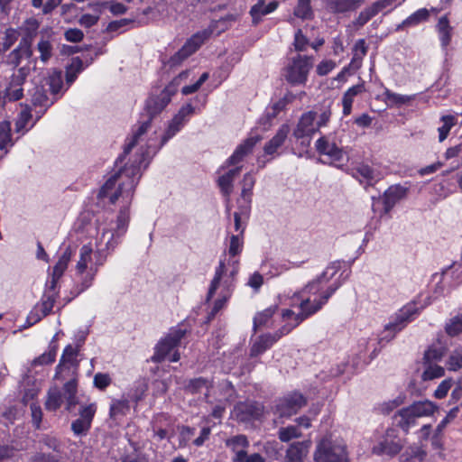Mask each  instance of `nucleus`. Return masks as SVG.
<instances>
[{"mask_svg":"<svg viewBox=\"0 0 462 462\" xmlns=\"http://www.w3.org/2000/svg\"><path fill=\"white\" fill-rule=\"evenodd\" d=\"M364 0H327V8L334 14H342L357 9Z\"/></svg>","mask_w":462,"mask_h":462,"instance_id":"cd10ccee","label":"nucleus"},{"mask_svg":"<svg viewBox=\"0 0 462 462\" xmlns=\"http://www.w3.org/2000/svg\"><path fill=\"white\" fill-rule=\"evenodd\" d=\"M79 346L73 347L71 345H68L61 356L59 365L56 367V373L54 379L65 380L64 372L70 373L71 377L63 385L64 399L66 401V411L72 412L79 403L77 397L78 393V369L79 362L77 359L79 355Z\"/></svg>","mask_w":462,"mask_h":462,"instance_id":"f03ea898","label":"nucleus"},{"mask_svg":"<svg viewBox=\"0 0 462 462\" xmlns=\"http://www.w3.org/2000/svg\"><path fill=\"white\" fill-rule=\"evenodd\" d=\"M111 383L112 379L106 373H97L94 376V386L101 391L106 390Z\"/></svg>","mask_w":462,"mask_h":462,"instance_id":"69168bd1","label":"nucleus"},{"mask_svg":"<svg viewBox=\"0 0 462 462\" xmlns=\"http://www.w3.org/2000/svg\"><path fill=\"white\" fill-rule=\"evenodd\" d=\"M225 445L234 454L232 461L237 462L247 452L250 442L245 435L238 434L226 439Z\"/></svg>","mask_w":462,"mask_h":462,"instance_id":"aec40b11","label":"nucleus"},{"mask_svg":"<svg viewBox=\"0 0 462 462\" xmlns=\"http://www.w3.org/2000/svg\"><path fill=\"white\" fill-rule=\"evenodd\" d=\"M255 180L251 173H245L242 180L241 197L245 201V205L250 206L252 190L254 186Z\"/></svg>","mask_w":462,"mask_h":462,"instance_id":"c03bdc74","label":"nucleus"},{"mask_svg":"<svg viewBox=\"0 0 462 462\" xmlns=\"http://www.w3.org/2000/svg\"><path fill=\"white\" fill-rule=\"evenodd\" d=\"M48 89L45 88V86L42 85H37L35 86L32 90L29 91V94L31 96V102L33 106H40L42 108L39 113L41 114L39 117L46 111V109L51 106L56 100L50 99L47 96Z\"/></svg>","mask_w":462,"mask_h":462,"instance_id":"b1692460","label":"nucleus"},{"mask_svg":"<svg viewBox=\"0 0 462 462\" xmlns=\"http://www.w3.org/2000/svg\"><path fill=\"white\" fill-rule=\"evenodd\" d=\"M97 411L96 403H90L88 405H82L79 408V415L80 420L87 421L89 424H92L94 416Z\"/></svg>","mask_w":462,"mask_h":462,"instance_id":"bf43d9fd","label":"nucleus"},{"mask_svg":"<svg viewBox=\"0 0 462 462\" xmlns=\"http://www.w3.org/2000/svg\"><path fill=\"white\" fill-rule=\"evenodd\" d=\"M32 118L31 111L28 107L22 110L18 116V118L15 122V130L16 132L23 131L25 126L28 125Z\"/></svg>","mask_w":462,"mask_h":462,"instance_id":"338daca9","label":"nucleus"},{"mask_svg":"<svg viewBox=\"0 0 462 462\" xmlns=\"http://www.w3.org/2000/svg\"><path fill=\"white\" fill-rule=\"evenodd\" d=\"M339 262L332 263L319 276L317 277V279L313 280L312 282H309L306 285L304 291L316 294L317 292L319 291L321 285L328 282L331 278H333L334 275L339 270Z\"/></svg>","mask_w":462,"mask_h":462,"instance_id":"4be33fe9","label":"nucleus"},{"mask_svg":"<svg viewBox=\"0 0 462 462\" xmlns=\"http://www.w3.org/2000/svg\"><path fill=\"white\" fill-rule=\"evenodd\" d=\"M293 14L302 20L311 19L313 11L310 6V0H298Z\"/></svg>","mask_w":462,"mask_h":462,"instance_id":"09e8293b","label":"nucleus"},{"mask_svg":"<svg viewBox=\"0 0 462 462\" xmlns=\"http://www.w3.org/2000/svg\"><path fill=\"white\" fill-rule=\"evenodd\" d=\"M60 458V455L36 453L31 457V462H59Z\"/></svg>","mask_w":462,"mask_h":462,"instance_id":"774afa93","label":"nucleus"},{"mask_svg":"<svg viewBox=\"0 0 462 462\" xmlns=\"http://www.w3.org/2000/svg\"><path fill=\"white\" fill-rule=\"evenodd\" d=\"M54 294H43L40 302L35 304L33 309L27 316L26 323L28 327H31L42 318L48 316L54 306Z\"/></svg>","mask_w":462,"mask_h":462,"instance_id":"dca6fc26","label":"nucleus"},{"mask_svg":"<svg viewBox=\"0 0 462 462\" xmlns=\"http://www.w3.org/2000/svg\"><path fill=\"white\" fill-rule=\"evenodd\" d=\"M356 172L363 177L365 180H367L368 184H372L373 182L377 180V174L375 171L371 168L369 165L361 164L356 168Z\"/></svg>","mask_w":462,"mask_h":462,"instance_id":"680f3d73","label":"nucleus"},{"mask_svg":"<svg viewBox=\"0 0 462 462\" xmlns=\"http://www.w3.org/2000/svg\"><path fill=\"white\" fill-rule=\"evenodd\" d=\"M315 147L320 155H325L330 164L342 162L345 158L344 151L335 143H330L327 136H321L316 141Z\"/></svg>","mask_w":462,"mask_h":462,"instance_id":"2eb2a0df","label":"nucleus"},{"mask_svg":"<svg viewBox=\"0 0 462 462\" xmlns=\"http://www.w3.org/2000/svg\"><path fill=\"white\" fill-rule=\"evenodd\" d=\"M180 129L178 128L171 122L169 123V125L162 137L160 145L158 147H152L149 145L145 151H142L141 152L144 153L145 162L150 158V154H155L160 148H162L171 138H172Z\"/></svg>","mask_w":462,"mask_h":462,"instance_id":"f704fd0d","label":"nucleus"},{"mask_svg":"<svg viewBox=\"0 0 462 462\" xmlns=\"http://www.w3.org/2000/svg\"><path fill=\"white\" fill-rule=\"evenodd\" d=\"M187 333L186 329L174 328L162 339H161L154 347V354L151 357L153 363H162L180 344Z\"/></svg>","mask_w":462,"mask_h":462,"instance_id":"0eeeda50","label":"nucleus"},{"mask_svg":"<svg viewBox=\"0 0 462 462\" xmlns=\"http://www.w3.org/2000/svg\"><path fill=\"white\" fill-rule=\"evenodd\" d=\"M305 312L306 311L301 310L300 313L297 314L295 316V322L293 324L287 323V324L283 325L282 328H280L274 333H271L273 335V337H274V339L276 341H278L282 337L288 335L294 328H296L299 324H300L302 321L298 322V318L305 315Z\"/></svg>","mask_w":462,"mask_h":462,"instance_id":"5fc2aeb1","label":"nucleus"},{"mask_svg":"<svg viewBox=\"0 0 462 462\" xmlns=\"http://www.w3.org/2000/svg\"><path fill=\"white\" fill-rule=\"evenodd\" d=\"M443 355L444 351L442 348L430 347L424 353L423 364H436V362L441 360Z\"/></svg>","mask_w":462,"mask_h":462,"instance_id":"052dcab7","label":"nucleus"},{"mask_svg":"<svg viewBox=\"0 0 462 462\" xmlns=\"http://www.w3.org/2000/svg\"><path fill=\"white\" fill-rule=\"evenodd\" d=\"M408 189L397 184L389 187L383 193V210L388 213L395 204L407 195Z\"/></svg>","mask_w":462,"mask_h":462,"instance_id":"5701e85b","label":"nucleus"},{"mask_svg":"<svg viewBox=\"0 0 462 462\" xmlns=\"http://www.w3.org/2000/svg\"><path fill=\"white\" fill-rule=\"evenodd\" d=\"M208 37V32H200L193 34L184 45L174 53L167 61L171 68L180 66L190 55L195 53Z\"/></svg>","mask_w":462,"mask_h":462,"instance_id":"6e6552de","label":"nucleus"},{"mask_svg":"<svg viewBox=\"0 0 462 462\" xmlns=\"http://www.w3.org/2000/svg\"><path fill=\"white\" fill-rule=\"evenodd\" d=\"M447 368L449 371H458L462 368V356L459 348L455 349L446 362Z\"/></svg>","mask_w":462,"mask_h":462,"instance_id":"13d9d810","label":"nucleus"},{"mask_svg":"<svg viewBox=\"0 0 462 462\" xmlns=\"http://www.w3.org/2000/svg\"><path fill=\"white\" fill-rule=\"evenodd\" d=\"M48 87V90L53 96L60 93L63 86L62 72L60 70H53L45 79L44 84Z\"/></svg>","mask_w":462,"mask_h":462,"instance_id":"4c0bfd02","label":"nucleus"},{"mask_svg":"<svg viewBox=\"0 0 462 462\" xmlns=\"http://www.w3.org/2000/svg\"><path fill=\"white\" fill-rule=\"evenodd\" d=\"M417 314V309L414 304H409L402 308L394 318L393 321H391L385 326L384 336L382 339L387 341L394 337L395 334L401 331L405 326L411 321L413 316Z\"/></svg>","mask_w":462,"mask_h":462,"instance_id":"9b49d317","label":"nucleus"},{"mask_svg":"<svg viewBox=\"0 0 462 462\" xmlns=\"http://www.w3.org/2000/svg\"><path fill=\"white\" fill-rule=\"evenodd\" d=\"M289 131V126L287 125H282L278 129L274 136L264 144V154L271 156L279 154L278 150L284 144L288 137Z\"/></svg>","mask_w":462,"mask_h":462,"instance_id":"393cba45","label":"nucleus"},{"mask_svg":"<svg viewBox=\"0 0 462 462\" xmlns=\"http://www.w3.org/2000/svg\"><path fill=\"white\" fill-rule=\"evenodd\" d=\"M394 418H399L397 420V426L401 428L406 434L409 433V430L411 427L417 424L418 420L409 406L399 410L395 413Z\"/></svg>","mask_w":462,"mask_h":462,"instance_id":"c85d7f7f","label":"nucleus"},{"mask_svg":"<svg viewBox=\"0 0 462 462\" xmlns=\"http://www.w3.org/2000/svg\"><path fill=\"white\" fill-rule=\"evenodd\" d=\"M440 44L443 50L447 51L451 42L453 27L449 23L448 15L441 16L436 24Z\"/></svg>","mask_w":462,"mask_h":462,"instance_id":"bb28decb","label":"nucleus"},{"mask_svg":"<svg viewBox=\"0 0 462 462\" xmlns=\"http://www.w3.org/2000/svg\"><path fill=\"white\" fill-rule=\"evenodd\" d=\"M310 443L307 441L294 442L288 448L284 462H303L309 452Z\"/></svg>","mask_w":462,"mask_h":462,"instance_id":"a878e982","label":"nucleus"},{"mask_svg":"<svg viewBox=\"0 0 462 462\" xmlns=\"http://www.w3.org/2000/svg\"><path fill=\"white\" fill-rule=\"evenodd\" d=\"M14 143L11 137V125L9 122L4 121L0 123V151L7 153V147L13 146Z\"/></svg>","mask_w":462,"mask_h":462,"instance_id":"a19ab883","label":"nucleus"},{"mask_svg":"<svg viewBox=\"0 0 462 462\" xmlns=\"http://www.w3.org/2000/svg\"><path fill=\"white\" fill-rule=\"evenodd\" d=\"M379 13L378 9L375 7V5L373 4L371 6L365 8L362 12H360L357 19L356 23L358 25H365L370 19H372L374 16H375Z\"/></svg>","mask_w":462,"mask_h":462,"instance_id":"0e129e2a","label":"nucleus"},{"mask_svg":"<svg viewBox=\"0 0 462 462\" xmlns=\"http://www.w3.org/2000/svg\"><path fill=\"white\" fill-rule=\"evenodd\" d=\"M92 252L93 250L90 245H84L80 248L79 260L76 265V271L78 274L81 275L86 272L88 263L91 261Z\"/></svg>","mask_w":462,"mask_h":462,"instance_id":"ea45409f","label":"nucleus"},{"mask_svg":"<svg viewBox=\"0 0 462 462\" xmlns=\"http://www.w3.org/2000/svg\"><path fill=\"white\" fill-rule=\"evenodd\" d=\"M91 428V424L85 420L77 419L71 423V430L76 436H86Z\"/></svg>","mask_w":462,"mask_h":462,"instance_id":"e2e57ef3","label":"nucleus"},{"mask_svg":"<svg viewBox=\"0 0 462 462\" xmlns=\"http://www.w3.org/2000/svg\"><path fill=\"white\" fill-rule=\"evenodd\" d=\"M306 404V398L301 393L294 392L278 401L276 412L280 417H291L296 414Z\"/></svg>","mask_w":462,"mask_h":462,"instance_id":"f8f14e48","label":"nucleus"},{"mask_svg":"<svg viewBox=\"0 0 462 462\" xmlns=\"http://www.w3.org/2000/svg\"><path fill=\"white\" fill-rule=\"evenodd\" d=\"M402 447L403 442L398 435V430L388 428L377 444L373 447L372 451L376 455L394 457L402 449Z\"/></svg>","mask_w":462,"mask_h":462,"instance_id":"1a4fd4ad","label":"nucleus"},{"mask_svg":"<svg viewBox=\"0 0 462 462\" xmlns=\"http://www.w3.org/2000/svg\"><path fill=\"white\" fill-rule=\"evenodd\" d=\"M30 73V68L23 66L14 72L5 90V97L9 101H17L23 97V85Z\"/></svg>","mask_w":462,"mask_h":462,"instance_id":"ddd939ff","label":"nucleus"},{"mask_svg":"<svg viewBox=\"0 0 462 462\" xmlns=\"http://www.w3.org/2000/svg\"><path fill=\"white\" fill-rule=\"evenodd\" d=\"M441 121L443 122V125L438 129L439 142H443L448 137L450 129L456 124V118L450 115L443 116L441 117Z\"/></svg>","mask_w":462,"mask_h":462,"instance_id":"3c124183","label":"nucleus"},{"mask_svg":"<svg viewBox=\"0 0 462 462\" xmlns=\"http://www.w3.org/2000/svg\"><path fill=\"white\" fill-rule=\"evenodd\" d=\"M367 51H368V46L366 45L365 39H359L356 42V43L352 49L353 57L349 63V67L352 69L357 70L361 68L363 59L366 55Z\"/></svg>","mask_w":462,"mask_h":462,"instance_id":"c756f323","label":"nucleus"},{"mask_svg":"<svg viewBox=\"0 0 462 462\" xmlns=\"http://www.w3.org/2000/svg\"><path fill=\"white\" fill-rule=\"evenodd\" d=\"M63 403V394L58 386H51L46 396L45 409L49 411H58Z\"/></svg>","mask_w":462,"mask_h":462,"instance_id":"2f4dec72","label":"nucleus"},{"mask_svg":"<svg viewBox=\"0 0 462 462\" xmlns=\"http://www.w3.org/2000/svg\"><path fill=\"white\" fill-rule=\"evenodd\" d=\"M301 436L300 431L297 426H288L281 428L278 432L279 439L282 442H288L292 439L299 438Z\"/></svg>","mask_w":462,"mask_h":462,"instance_id":"864d4df0","label":"nucleus"},{"mask_svg":"<svg viewBox=\"0 0 462 462\" xmlns=\"http://www.w3.org/2000/svg\"><path fill=\"white\" fill-rule=\"evenodd\" d=\"M194 107L190 104L183 106L171 119V123L174 124L178 128L181 129L183 125L188 122L189 116L194 114Z\"/></svg>","mask_w":462,"mask_h":462,"instance_id":"79ce46f5","label":"nucleus"},{"mask_svg":"<svg viewBox=\"0 0 462 462\" xmlns=\"http://www.w3.org/2000/svg\"><path fill=\"white\" fill-rule=\"evenodd\" d=\"M174 96L165 87L158 95L152 94L145 103V110L149 118L143 121L138 129L133 134L132 137L125 143L124 152L116 161V165L123 163L125 156L139 143L142 136L146 134L151 127V122L154 116L159 115L171 102V97Z\"/></svg>","mask_w":462,"mask_h":462,"instance_id":"7ed1b4c3","label":"nucleus"},{"mask_svg":"<svg viewBox=\"0 0 462 462\" xmlns=\"http://www.w3.org/2000/svg\"><path fill=\"white\" fill-rule=\"evenodd\" d=\"M32 55V41L28 37H23L21 39L18 46L6 56V63L16 68L23 60H28Z\"/></svg>","mask_w":462,"mask_h":462,"instance_id":"a211bd4d","label":"nucleus"},{"mask_svg":"<svg viewBox=\"0 0 462 462\" xmlns=\"http://www.w3.org/2000/svg\"><path fill=\"white\" fill-rule=\"evenodd\" d=\"M212 386L211 382L204 377H198L191 379L188 385L187 390L191 393H199L203 388L208 389Z\"/></svg>","mask_w":462,"mask_h":462,"instance_id":"603ef678","label":"nucleus"},{"mask_svg":"<svg viewBox=\"0 0 462 462\" xmlns=\"http://www.w3.org/2000/svg\"><path fill=\"white\" fill-rule=\"evenodd\" d=\"M409 407L418 419L431 416L437 410V406L428 400L414 402Z\"/></svg>","mask_w":462,"mask_h":462,"instance_id":"72a5a7b5","label":"nucleus"},{"mask_svg":"<svg viewBox=\"0 0 462 462\" xmlns=\"http://www.w3.org/2000/svg\"><path fill=\"white\" fill-rule=\"evenodd\" d=\"M243 236H241L240 235H232L230 236L228 254L232 257L240 254L243 250Z\"/></svg>","mask_w":462,"mask_h":462,"instance_id":"4d7b16f0","label":"nucleus"},{"mask_svg":"<svg viewBox=\"0 0 462 462\" xmlns=\"http://www.w3.org/2000/svg\"><path fill=\"white\" fill-rule=\"evenodd\" d=\"M278 310L277 305L271 306L264 310L258 312L254 318V330L256 331L262 327H270L269 321Z\"/></svg>","mask_w":462,"mask_h":462,"instance_id":"58836bf2","label":"nucleus"},{"mask_svg":"<svg viewBox=\"0 0 462 462\" xmlns=\"http://www.w3.org/2000/svg\"><path fill=\"white\" fill-rule=\"evenodd\" d=\"M314 459L316 462H348L346 447L343 442L324 438L317 446Z\"/></svg>","mask_w":462,"mask_h":462,"instance_id":"39448f33","label":"nucleus"},{"mask_svg":"<svg viewBox=\"0 0 462 462\" xmlns=\"http://www.w3.org/2000/svg\"><path fill=\"white\" fill-rule=\"evenodd\" d=\"M340 282H334L321 294L319 300H314L313 303L310 302V299L303 300L300 302V310L305 312V315L298 318L299 321H303L312 314L316 313L321 307L328 300V299L334 294V292L340 287Z\"/></svg>","mask_w":462,"mask_h":462,"instance_id":"4468645a","label":"nucleus"},{"mask_svg":"<svg viewBox=\"0 0 462 462\" xmlns=\"http://www.w3.org/2000/svg\"><path fill=\"white\" fill-rule=\"evenodd\" d=\"M144 163V168L148 166L149 161L145 162L144 153H140L138 162H134L130 166L121 168L118 172L112 175L101 187L98 197L108 198L112 204L122 197L126 201H130L141 178V166Z\"/></svg>","mask_w":462,"mask_h":462,"instance_id":"f257e3e1","label":"nucleus"},{"mask_svg":"<svg viewBox=\"0 0 462 462\" xmlns=\"http://www.w3.org/2000/svg\"><path fill=\"white\" fill-rule=\"evenodd\" d=\"M430 17V13L426 8H420L408 16L402 23L396 26V31H401L405 27L415 26L422 22H426Z\"/></svg>","mask_w":462,"mask_h":462,"instance_id":"473e14b6","label":"nucleus"},{"mask_svg":"<svg viewBox=\"0 0 462 462\" xmlns=\"http://www.w3.org/2000/svg\"><path fill=\"white\" fill-rule=\"evenodd\" d=\"M226 266L223 261L219 262V265L217 267L213 280L211 281L208 292L207 295V301L210 300L215 295L216 291L219 287L220 281L223 274L225 273Z\"/></svg>","mask_w":462,"mask_h":462,"instance_id":"de8ad7c7","label":"nucleus"},{"mask_svg":"<svg viewBox=\"0 0 462 462\" xmlns=\"http://www.w3.org/2000/svg\"><path fill=\"white\" fill-rule=\"evenodd\" d=\"M263 413V405L254 401L239 402L234 406L235 419L243 423L260 420Z\"/></svg>","mask_w":462,"mask_h":462,"instance_id":"9d476101","label":"nucleus"},{"mask_svg":"<svg viewBox=\"0 0 462 462\" xmlns=\"http://www.w3.org/2000/svg\"><path fill=\"white\" fill-rule=\"evenodd\" d=\"M76 247H72L69 245L65 248L61 256L60 257L57 263L53 266L52 272L55 273V276H62L64 272L66 271L68 264L71 259V257L75 254Z\"/></svg>","mask_w":462,"mask_h":462,"instance_id":"c9c22d12","label":"nucleus"},{"mask_svg":"<svg viewBox=\"0 0 462 462\" xmlns=\"http://www.w3.org/2000/svg\"><path fill=\"white\" fill-rule=\"evenodd\" d=\"M260 140L261 137L259 135L246 138L236 147L233 154L226 160V165H236L242 162L245 156L253 152L254 146L258 142H260Z\"/></svg>","mask_w":462,"mask_h":462,"instance_id":"6ab92c4d","label":"nucleus"},{"mask_svg":"<svg viewBox=\"0 0 462 462\" xmlns=\"http://www.w3.org/2000/svg\"><path fill=\"white\" fill-rule=\"evenodd\" d=\"M37 51L40 52V60L44 64L52 57V43L46 38L42 37L37 43Z\"/></svg>","mask_w":462,"mask_h":462,"instance_id":"8fccbe9b","label":"nucleus"},{"mask_svg":"<svg viewBox=\"0 0 462 462\" xmlns=\"http://www.w3.org/2000/svg\"><path fill=\"white\" fill-rule=\"evenodd\" d=\"M312 66L313 60L311 57L299 54L286 67L284 77L292 85L305 84Z\"/></svg>","mask_w":462,"mask_h":462,"instance_id":"423d86ee","label":"nucleus"},{"mask_svg":"<svg viewBox=\"0 0 462 462\" xmlns=\"http://www.w3.org/2000/svg\"><path fill=\"white\" fill-rule=\"evenodd\" d=\"M425 369L421 374L423 381H430L436 378H440L444 375L445 370L442 366L437 364H423Z\"/></svg>","mask_w":462,"mask_h":462,"instance_id":"49530a36","label":"nucleus"},{"mask_svg":"<svg viewBox=\"0 0 462 462\" xmlns=\"http://www.w3.org/2000/svg\"><path fill=\"white\" fill-rule=\"evenodd\" d=\"M446 332L451 337H455L462 333V314L450 319V321L446 325Z\"/></svg>","mask_w":462,"mask_h":462,"instance_id":"6e6d98bb","label":"nucleus"},{"mask_svg":"<svg viewBox=\"0 0 462 462\" xmlns=\"http://www.w3.org/2000/svg\"><path fill=\"white\" fill-rule=\"evenodd\" d=\"M383 96L385 97V102L388 104V106H401L413 99V97L411 96L397 94L391 91L388 88H385Z\"/></svg>","mask_w":462,"mask_h":462,"instance_id":"a18cd8bd","label":"nucleus"},{"mask_svg":"<svg viewBox=\"0 0 462 462\" xmlns=\"http://www.w3.org/2000/svg\"><path fill=\"white\" fill-rule=\"evenodd\" d=\"M129 221V207H124L117 215L116 227L103 229L98 239L99 245H104V248L106 250H114L119 243L118 239L126 233Z\"/></svg>","mask_w":462,"mask_h":462,"instance_id":"20e7f679","label":"nucleus"},{"mask_svg":"<svg viewBox=\"0 0 462 462\" xmlns=\"http://www.w3.org/2000/svg\"><path fill=\"white\" fill-rule=\"evenodd\" d=\"M316 117L317 114L313 111H309L302 114L296 128L293 131V136L296 139L311 137L316 132L319 131L315 125Z\"/></svg>","mask_w":462,"mask_h":462,"instance_id":"f3484780","label":"nucleus"},{"mask_svg":"<svg viewBox=\"0 0 462 462\" xmlns=\"http://www.w3.org/2000/svg\"><path fill=\"white\" fill-rule=\"evenodd\" d=\"M224 285H225V288L221 291L220 297L214 302V306H213L211 311L208 313V320H211L212 319H214L216 314L225 307L226 303L227 302V300H229V298L232 295V291H233L231 288L232 285L227 283V282H225Z\"/></svg>","mask_w":462,"mask_h":462,"instance_id":"e433bc0d","label":"nucleus"},{"mask_svg":"<svg viewBox=\"0 0 462 462\" xmlns=\"http://www.w3.org/2000/svg\"><path fill=\"white\" fill-rule=\"evenodd\" d=\"M277 342L271 333L263 334L258 337L250 349V356L255 357L265 352Z\"/></svg>","mask_w":462,"mask_h":462,"instance_id":"7c9ffc66","label":"nucleus"},{"mask_svg":"<svg viewBox=\"0 0 462 462\" xmlns=\"http://www.w3.org/2000/svg\"><path fill=\"white\" fill-rule=\"evenodd\" d=\"M250 206L243 205L240 207L239 211L234 213L235 229L239 232L238 235L243 236L245 226L243 225L249 217Z\"/></svg>","mask_w":462,"mask_h":462,"instance_id":"37998d69","label":"nucleus"},{"mask_svg":"<svg viewBox=\"0 0 462 462\" xmlns=\"http://www.w3.org/2000/svg\"><path fill=\"white\" fill-rule=\"evenodd\" d=\"M279 6V2L276 0L271 1L266 4L265 0H258L249 11L252 18V24L257 26L262 23L263 16L274 12Z\"/></svg>","mask_w":462,"mask_h":462,"instance_id":"412c9836","label":"nucleus"}]
</instances>
